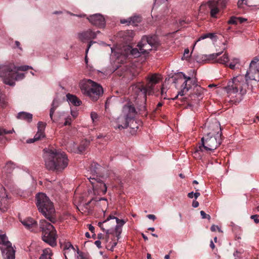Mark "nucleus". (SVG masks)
Returning <instances> with one entry per match:
<instances>
[{
  "instance_id": "nucleus-1",
  "label": "nucleus",
  "mask_w": 259,
  "mask_h": 259,
  "mask_svg": "<svg viewBox=\"0 0 259 259\" xmlns=\"http://www.w3.org/2000/svg\"><path fill=\"white\" fill-rule=\"evenodd\" d=\"M250 80L259 82V56L255 57L251 60L245 77L242 75L234 77L232 81L228 82L225 89L228 94H236L239 91L240 94L244 95Z\"/></svg>"
},
{
  "instance_id": "nucleus-2",
  "label": "nucleus",
  "mask_w": 259,
  "mask_h": 259,
  "mask_svg": "<svg viewBox=\"0 0 259 259\" xmlns=\"http://www.w3.org/2000/svg\"><path fill=\"white\" fill-rule=\"evenodd\" d=\"M43 157L45 166L49 170L60 172L68 165L66 154L56 149H44Z\"/></svg>"
},
{
  "instance_id": "nucleus-3",
  "label": "nucleus",
  "mask_w": 259,
  "mask_h": 259,
  "mask_svg": "<svg viewBox=\"0 0 259 259\" xmlns=\"http://www.w3.org/2000/svg\"><path fill=\"white\" fill-rule=\"evenodd\" d=\"M35 199L38 211L49 221L55 223L56 221L54 217L55 210L49 198L45 193H38L36 195Z\"/></svg>"
},
{
  "instance_id": "nucleus-4",
  "label": "nucleus",
  "mask_w": 259,
  "mask_h": 259,
  "mask_svg": "<svg viewBox=\"0 0 259 259\" xmlns=\"http://www.w3.org/2000/svg\"><path fill=\"white\" fill-rule=\"evenodd\" d=\"M0 77L5 84L11 86L15 85V81L24 78L23 73L17 72V67L12 63L0 66Z\"/></svg>"
},
{
  "instance_id": "nucleus-5",
  "label": "nucleus",
  "mask_w": 259,
  "mask_h": 259,
  "mask_svg": "<svg viewBox=\"0 0 259 259\" xmlns=\"http://www.w3.org/2000/svg\"><path fill=\"white\" fill-rule=\"evenodd\" d=\"M79 87L82 93L93 101H97L103 94L102 86L91 79L82 80Z\"/></svg>"
},
{
  "instance_id": "nucleus-6",
  "label": "nucleus",
  "mask_w": 259,
  "mask_h": 259,
  "mask_svg": "<svg viewBox=\"0 0 259 259\" xmlns=\"http://www.w3.org/2000/svg\"><path fill=\"white\" fill-rule=\"evenodd\" d=\"M40 228L42 231V240L52 247L57 245L56 231L54 227L46 220H40L39 222Z\"/></svg>"
},
{
  "instance_id": "nucleus-7",
  "label": "nucleus",
  "mask_w": 259,
  "mask_h": 259,
  "mask_svg": "<svg viewBox=\"0 0 259 259\" xmlns=\"http://www.w3.org/2000/svg\"><path fill=\"white\" fill-rule=\"evenodd\" d=\"M190 79V77H188L183 72H180L177 76L173 77V83L175 84L176 87H177L178 84H182L181 91L179 92L178 95L174 99L177 98L179 95L184 96L189 91L191 88V84L188 83Z\"/></svg>"
},
{
  "instance_id": "nucleus-8",
  "label": "nucleus",
  "mask_w": 259,
  "mask_h": 259,
  "mask_svg": "<svg viewBox=\"0 0 259 259\" xmlns=\"http://www.w3.org/2000/svg\"><path fill=\"white\" fill-rule=\"evenodd\" d=\"M0 249L4 259H15V251L5 234L0 235Z\"/></svg>"
},
{
  "instance_id": "nucleus-9",
  "label": "nucleus",
  "mask_w": 259,
  "mask_h": 259,
  "mask_svg": "<svg viewBox=\"0 0 259 259\" xmlns=\"http://www.w3.org/2000/svg\"><path fill=\"white\" fill-rule=\"evenodd\" d=\"M201 145L206 151H213L222 143V138L218 136H211V135L206 134L201 140Z\"/></svg>"
},
{
  "instance_id": "nucleus-10",
  "label": "nucleus",
  "mask_w": 259,
  "mask_h": 259,
  "mask_svg": "<svg viewBox=\"0 0 259 259\" xmlns=\"http://www.w3.org/2000/svg\"><path fill=\"white\" fill-rule=\"evenodd\" d=\"M59 106V102L58 100L56 99H54L50 110V117L53 122H57L60 124L62 119L64 118V117L65 116V113L64 112H58L56 114L54 115L55 110Z\"/></svg>"
},
{
  "instance_id": "nucleus-11",
  "label": "nucleus",
  "mask_w": 259,
  "mask_h": 259,
  "mask_svg": "<svg viewBox=\"0 0 259 259\" xmlns=\"http://www.w3.org/2000/svg\"><path fill=\"white\" fill-rule=\"evenodd\" d=\"M90 142L87 140L82 141L80 145L77 146L74 142H70L67 144V149L68 151L76 153H81L84 152L89 146Z\"/></svg>"
},
{
  "instance_id": "nucleus-12",
  "label": "nucleus",
  "mask_w": 259,
  "mask_h": 259,
  "mask_svg": "<svg viewBox=\"0 0 259 259\" xmlns=\"http://www.w3.org/2000/svg\"><path fill=\"white\" fill-rule=\"evenodd\" d=\"M136 114L135 108L131 105H125L123 107L122 115L130 121L133 123L136 121L134 120V117Z\"/></svg>"
},
{
  "instance_id": "nucleus-13",
  "label": "nucleus",
  "mask_w": 259,
  "mask_h": 259,
  "mask_svg": "<svg viewBox=\"0 0 259 259\" xmlns=\"http://www.w3.org/2000/svg\"><path fill=\"white\" fill-rule=\"evenodd\" d=\"M160 78L156 74H154L147 78V82L146 85H144L146 94L149 95L153 93L154 87L155 85L158 83Z\"/></svg>"
},
{
  "instance_id": "nucleus-14",
  "label": "nucleus",
  "mask_w": 259,
  "mask_h": 259,
  "mask_svg": "<svg viewBox=\"0 0 259 259\" xmlns=\"http://www.w3.org/2000/svg\"><path fill=\"white\" fill-rule=\"evenodd\" d=\"M90 22L93 25L101 28L105 25V20L103 15L100 14H95L87 18Z\"/></svg>"
},
{
  "instance_id": "nucleus-15",
  "label": "nucleus",
  "mask_w": 259,
  "mask_h": 259,
  "mask_svg": "<svg viewBox=\"0 0 259 259\" xmlns=\"http://www.w3.org/2000/svg\"><path fill=\"white\" fill-rule=\"evenodd\" d=\"M92 185L94 191L104 194L107 192V186L101 179H89Z\"/></svg>"
},
{
  "instance_id": "nucleus-16",
  "label": "nucleus",
  "mask_w": 259,
  "mask_h": 259,
  "mask_svg": "<svg viewBox=\"0 0 259 259\" xmlns=\"http://www.w3.org/2000/svg\"><path fill=\"white\" fill-rule=\"evenodd\" d=\"M209 132L206 134L211 135V136L222 138V133L220 124L219 121L215 120L208 126Z\"/></svg>"
},
{
  "instance_id": "nucleus-17",
  "label": "nucleus",
  "mask_w": 259,
  "mask_h": 259,
  "mask_svg": "<svg viewBox=\"0 0 259 259\" xmlns=\"http://www.w3.org/2000/svg\"><path fill=\"white\" fill-rule=\"evenodd\" d=\"M8 201L5 188L0 185V210L4 212L8 210Z\"/></svg>"
},
{
  "instance_id": "nucleus-18",
  "label": "nucleus",
  "mask_w": 259,
  "mask_h": 259,
  "mask_svg": "<svg viewBox=\"0 0 259 259\" xmlns=\"http://www.w3.org/2000/svg\"><path fill=\"white\" fill-rule=\"evenodd\" d=\"M137 46L140 49L142 54H147L151 50L154 49L152 46L148 43L146 37H142Z\"/></svg>"
},
{
  "instance_id": "nucleus-19",
  "label": "nucleus",
  "mask_w": 259,
  "mask_h": 259,
  "mask_svg": "<svg viewBox=\"0 0 259 259\" xmlns=\"http://www.w3.org/2000/svg\"><path fill=\"white\" fill-rule=\"evenodd\" d=\"M130 122L128 119L120 115L116 119L115 121L116 125L114 127L119 130L126 128L129 126Z\"/></svg>"
},
{
  "instance_id": "nucleus-20",
  "label": "nucleus",
  "mask_w": 259,
  "mask_h": 259,
  "mask_svg": "<svg viewBox=\"0 0 259 259\" xmlns=\"http://www.w3.org/2000/svg\"><path fill=\"white\" fill-rule=\"evenodd\" d=\"M46 124L43 122L39 121L37 123L38 131L36 134L34 136V140L36 141L41 140L45 137L44 133Z\"/></svg>"
},
{
  "instance_id": "nucleus-21",
  "label": "nucleus",
  "mask_w": 259,
  "mask_h": 259,
  "mask_svg": "<svg viewBox=\"0 0 259 259\" xmlns=\"http://www.w3.org/2000/svg\"><path fill=\"white\" fill-rule=\"evenodd\" d=\"M21 222L26 229L31 231H34L37 227L36 222L31 218H27L21 220Z\"/></svg>"
},
{
  "instance_id": "nucleus-22",
  "label": "nucleus",
  "mask_w": 259,
  "mask_h": 259,
  "mask_svg": "<svg viewBox=\"0 0 259 259\" xmlns=\"http://www.w3.org/2000/svg\"><path fill=\"white\" fill-rule=\"evenodd\" d=\"M78 36L81 41H85V40L95 38L96 37V33L91 29H89L86 31L79 33Z\"/></svg>"
},
{
  "instance_id": "nucleus-23",
  "label": "nucleus",
  "mask_w": 259,
  "mask_h": 259,
  "mask_svg": "<svg viewBox=\"0 0 259 259\" xmlns=\"http://www.w3.org/2000/svg\"><path fill=\"white\" fill-rule=\"evenodd\" d=\"M90 169L92 176L101 177L100 174L104 168L97 163L93 162L91 164Z\"/></svg>"
},
{
  "instance_id": "nucleus-24",
  "label": "nucleus",
  "mask_w": 259,
  "mask_h": 259,
  "mask_svg": "<svg viewBox=\"0 0 259 259\" xmlns=\"http://www.w3.org/2000/svg\"><path fill=\"white\" fill-rule=\"evenodd\" d=\"M133 91L138 95V96L142 95L144 98L146 97L144 85L142 83H138L136 85L132 87Z\"/></svg>"
},
{
  "instance_id": "nucleus-25",
  "label": "nucleus",
  "mask_w": 259,
  "mask_h": 259,
  "mask_svg": "<svg viewBox=\"0 0 259 259\" xmlns=\"http://www.w3.org/2000/svg\"><path fill=\"white\" fill-rule=\"evenodd\" d=\"M203 89L200 86H196L194 89L193 94L196 96V99H194V103H198L203 98Z\"/></svg>"
},
{
  "instance_id": "nucleus-26",
  "label": "nucleus",
  "mask_w": 259,
  "mask_h": 259,
  "mask_svg": "<svg viewBox=\"0 0 259 259\" xmlns=\"http://www.w3.org/2000/svg\"><path fill=\"white\" fill-rule=\"evenodd\" d=\"M146 37L148 43L152 46L154 49H156L159 45L160 42L157 36L153 35L152 36H144Z\"/></svg>"
},
{
  "instance_id": "nucleus-27",
  "label": "nucleus",
  "mask_w": 259,
  "mask_h": 259,
  "mask_svg": "<svg viewBox=\"0 0 259 259\" xmlns=\"http://www.w3.org/2000/svg\"><path fill=\"white\" fill-rule=\"evenodd\" d=\"M206 151L203 147L201 145L196 147L195 151L193 152V156L196 159H201L204 155V152Z\"/></svg>"
},
{
  "instance_id": "nucleus-28",
  "label": "nucleus",
  "mask_w": 259,
  "mask_h": 259,
  "mask_svg": "<svg viewBox=\"0 0 259 259\" xmlns=\"http://www.w3.org/2000/svg\"><path fill=\"white\" fill-rule=\"evenodd\" d=\"M66 97L68 102L71 103L74 106H79L81 103V101L74 95L68 94L66 95Z\"/></svg>"
},
{
  "instance_id": "nucleus-29",
  "label": "nucleus",
  "mask_w": 259,
  "mask_h": 259,
  "mask_svg": "<svg viewBox=\"0 0 259 259\" xmlns=\"http://www.w3.org/2000/svg\"><path fill=\"white\" fill-rule=\"evenodd\" d=\"M17 117L18 119L25 120L30 122L32 121V114L25 112H20L18 114Z\"/></svg>"
},
{
  "instance_id": "nucleus-30",
  "label": "nucleus",
  "mask_w": 259,
  "mask_h": 259,
  "mask_svg": "<svg viewBox=\"0 0 259 259\" xmlns=\"http://www.w3.org/2000/svg\"><path fill=\"white\" fill-rule=\"evenodd\" d=\"M15 168V164L12 161L8 162L5 167H4V170L5 172L8 174H11Z\"/></svg>"
},
{
  "instance_id": "nucleus-31",
  "label": "nucleus",
  "mask_w": 259,
  "mask_h": 259,
  "mask_svg": "<svg viewBox=\"0 0 259 259\" xmlns=\"http://www.w3.org/2000/svg\"><path fill=\"white\" fill-rule=\"evenodd\" d=\"M240 60L239 58H234L231 60V63L229 65V67L232 69H235L238 67L237 65H239Z\"/></svg>"
},
{
  "instance_id": "nucleus-32",
  "label": "nucleus",
  "mask_w": 259,
  "mask_h": 259,
  "mask_svg": "<svg viewBox=\"0 0 259 259\" xmlns=\"http://www.w3.org/2000/svg\"><path fill=\"white\" fill-rule=\"evenodd\" d=\"M229 56L227 54H225L223 56L220 57L218 60V62L221 64H223L225 65L226 66H228V62L229 61Z\"/></svg>"
},
{
  "instance_id": "nucleus-33",
  "label": "nucleus",
  "mask_w": 259,
  "mask_h": 259,
  "mask_svg": "<svg viewBox=\"0 0 259 259\" xmlns=\"http://www.w3.org/2000/svg\"><path fill=\"white\" fill-rule=\"evenodd\" d=\"M101 200H104L105 201H107V199L105 198H92L89 201H88L87 203L85 204V207L86 208H88V206L90 204H95L94 202H98L99 201H100Z\"/></svg>"
},
{
  "instance_id": "nucleus-34",
  "label": "nucleus",
  "mask_w": 259,
  "mask_h": 259,
  "mask_svg": "<svg viewBox=\"0 0 259 259\" xmlns=\"http://www.w3.org/2000/svg\"><path fill=\"white\" fill-rule=\"evenodd\" d=\"M130 21H131V25H136L137 23H139L141 21L140 17L138 16H135L130 18Z\"/></svg>"
},
{
  "instance_id": "nucleus-35",
  "label": "nucleus",
  "mask_w": 259,
  "mask_h": 259,
  "mask_svg": "<svg viewBox=\"0 0 259 259\" xmlns=\"http://www.w3.org/2000/svg\"><path fill=\"white\" fill-rule=\"evenodd\" d=\"M214 36V34L211 33H208L206 34H203L201 35L199 38L197 39L196 42H195V44L197 43V42L200 41L202 39L207 38H210L212 39Z\"/></svg>"
},
{
  "instance_id": "nucleus-36",
  "label": "nucleus",
  "mask_w": 259,
  "mask_h": 259,
  "mask_svg": "<svg viewBox=\"0 0 259 259\" xmlns=\"http://www.w3.org/2000/svg\"><path fill=\"white\" fill-rule=\"evenodd\" d=\"M141 54L139 48H133L131 50V54L135 58L139 57Z\"/></svg>"
},
{
  "instance_id": "nucleus-37",
  "label": "nucleus",
  "mask_w": 259,
  "mask_h": 259,
  "mask_svg": "<svg viewBox=\"0 0 259 259\" xmlns=\"http://www.w3.org/2000/svg\"><path fill=\"white\" fill-rule=\"evenodd\" d=\"M111 219H115L117 224H119V222H121V226H123L125 224V222L123 220H120L118 218H116V217H115L114 216H112L111 215H109L107 218V219L106 220H105V222H107L108 221H109Z\"/></svg>"
},
{
  "instance_id": "nucleus-38",
  "label": "nucleus",
  "mask_w": 259,
  "mask_h": 259,
  "mask_svg": "<svg viewBox=\"0 0 259 259\" xmlns=\"http://www.w3.org/2000/svg\"><path fill=\"white\" fill-rule=\"evenodd\" d=\"M64 119H65V122L63 123V125H70L72 122V118L70 116L67 115L65 114V116L64 117Z\"/></svg>"
},
{
  "instance_id": "nucleus-39",
  "label": "nucleus",
  "mask_w": 259,
  "mask_h": 259,
  "mask_svg": "<svg viewBox=\"0 0 259 259\" xmlns=\"http://www.w3.org/2000/svg\"><path fill=\"white\" fill-rule=\"evenodd\" d=\"M194 99H196V96L193 93L191 94L189 96V101H191L190 103L188 104V106L191 107L193 106L194 104H197V103H194Z\"/></svg>"
},
{
  "instance_id": "nucleus-40",
  "label": "nucleus",
  "mask_w": 259,
  "mask_h": 259,
  "mask_svg": "<svg viewBox=\"0 0 259 259\" xmlns=\"http://www.w3.org/2000/svg\"><path fill=\"white\" fill-rule=\"evenodd\" d=\"M167 0H155L153 5V8L159 6L161 4L166 5Z\"/></svg>"
},
{
  "instance_id": "nucleus-41",
  "label": "nucleus",
  "mask_w": 259,
  "mask_h": 259,
  "mask_svg": "<svg viewBox=\"0 0 259 259\" xmlns=\"http://www.w3.org/2000/svg\"><path fill=\"white\" fill-rule=\"evenodd\" d=\"M64 250L65 251L64 254H65L66 253V251L68 250H69L70 249H72L73 250L74 249L73 245L71 244L70 242H67L65 243L64 245Z\"/></svg>"
},
{
  "instance_id": "nucleus-42",
  "label": "nucleus",
  "mask_w": 259,
  "mask_h": 259,
  "mask_svg": "<svg viewBox=\"0 0 259 259\" xmlns=\"http://www.w3.org/2000/svg\"><path fill=\"white\" fill-rule=\"evenodd\" d=\"M42 254L48 256V259H51V256L52 254L51 250L50 248H46L43 250Z\"/></svg>"
},
{
  "instance_id": "nucleus-43",
  "label": "nucleus",
  "mask_w": 259,
  "mask_h": 259,
  "mask_svg": "<svg viewBox=\"0 0 259 259\" xmlns=\"http://www.w3.org/2000/svg\"><path fill=\"white\" fill-rule=\"evenodd\" d=\"M29 69H32V67L31 66H28V65H23L19 67H17V72L18 70L21 71H26Z\"/></svg>"
},
{
  "instance_id": "nucleus-44",
  "label": "nucleus",
  "mask_w": 259,
  "mask_h": 259,
  "mask_svg": "<svg viewBox=\"0 0 259 259\" xmlns=\"http://www.w3.org/2000/svg\"><path fill=\"white\" fill-rule=\"evenodd\" d=\"M13 132H14V130L7 131L5 129L0 128V136H3V135H6V134H11Z\"/></svg>"
},
{
  "instance_id": "nucleus-45",
  "label": "nucleus",
  "mask_w": 259,
  "mask_h": 259,
  "mask_svg": "<svg viewBox=\"0 0 259 259\" xmlns=\"http://www.w3.org/2000/svg\"><path fill=\"white\" fill-rule=\"evenodd\" d=\"M219 12V9L218 8L215 7L212 8L210 11V15L212 17H215V15Z\"/></svg>"
},
{
  "instance_id": "nucleus-46",
  "label": "nucleus",
  "mask_w": 259,
  "mask_h": 259,
  "mask_svg": "<svg viewBox=\"0 0 259 259\" xmlns=\"http://www.w3.org/2000/svg\"><path fill=\"white\" fill-rule=\"evenodd\" d=\"M237 19H238V18H236V17L234 16H232L228 21V23L229 24H236Z\"/></svg>"
},
{
  "instance_id": "nucleus-47",
  "label": "nucleus",
  "mask_w": 259,
  "mask_h": 259,
  "mask_svg": "<svg viewBox=\"0 0 259 259\" xmlns=\"http://www.w3.org/2000/svg\"><path fill=\"white\" fill-rule=\"evenodd\" d=\"M200 215L201 216V218L203 219H207L208 220L210 219V216L208 214H207L204 211L201 210L200 211Z\"/></svg>"
},
{
  "instance_id": "nucleus-48",
  "label": "nucleus",
  "mask_w": 259,
  "mask_h": 259,
  "mask_svg": "<svg viewBox=\"0 0 259 259\" xmlns=\"http://www.w3.org/2000/svg\"><path fill=\"white\" fill-rule=\"evenodd\" d=\"M196 82H197V79L195 78H193V79L191 78L190 80L189 81V83H190L191 84V87L192 85L194 86V88L196 86H198L197 84H196Z\"/></svg>"
},
{
  "instance_id": "nucleus-49",
  "label": "nucleus",
  "mask_w": 259,
  "mask_h": 259,
  "mask_svg": "<svg viewBox=\"0 0 259 259\" xmlns=\"http://www.w3.org/2000/svg\"><path fill=\"white\" fill-rule=\"evenodd\" d=\"M166 89L162 86V88H161V94L162 97L164 99H165L166 98Z\"/></svg>"
},
{
  "instance_id": "nucleus-50",
  "label": "nucleus",
  "mask_w": 259,
  "mask_h": 259,
  "mask_svg": "<svg viewBox=\"0 0 259 259\" xmlns=\"http://www.w3.org/2000/svg\"><path fill=\"white\" fill-rule=\"evenodd\" d=\"M91 117L93 122H94L98 117V114L95 112H92L91 113Z\"/></svg>"
},
{
  "instance_id": "nucleus-51",
  "label": "nucleus",
  "mask_w": 259,
  "mask_h": 259,
  "mask_svg": "<svg viewBox=\"0 0 259 259\" xmlns=\"http://www.w3.org/2000/svg\"><path fill=\"white\" fill-rule=\"evenodd\" d=\"M258 218V215H257V214H255V215H252L250 217V218L252 220H253L254 222L256 223V224H258L259 223V219Z\"/></svg>"
},
{
  "instance_id": "nucleus-52",
  "label": "nucleus",
  "mask_w": 259,
  "mask_h": 259,
  "mask_svg": "<svg viewBox=\"0 0 259 259\" xmlns=\"http://www.w3.org/2000/svg\"><path fill=\"white\" fill-rule=\"evenodd\" d=\"M217 230H218L219 231L221 232V229L218 226H216V225H213L211 226L210 227V230L212 231V232H214L215 231Z\"/></svg>"
},
{
  "instance_id": "nucleus-53",
  "label": "nucleus",
  "mask_w": 259,
  "mask_h": 259,
  "mask_svg": "<svg viewBox=\"0 0 259 259\" xmlns=\"http://www.w3.org/2000/svg\"><path fill=\"white\" fill-rule=\"evenodd\" d=\"M221 54V53L212 54L209 56V59H214L219 56Z\"/></svg>"
},
{
  "instance_id": "nucleus-54",
  "label": "nucleus",
  "mask_w": 259,
  "mask_h": 259,
  "mask_svg": "<svg viewBox=\"0 0 259 259\" xmlns=\"http://www.w3.org/2000/svg\"><path fill=\"white\" fill-rule=\"evenodd\" d=\"M131 21H130V18L127 19H121L120 20V23L121 24H127V25H131Z\"/></svg>"
},
{
  "instance_id": "nucleus-55",
  "label": "nucleus",
  "mask_w": 259,
  "mask_h": 259,
  "mask_svg": "<svg viewBox=\"0 0 259 259\" xmlns=\"http://www.w3.org/2000/svg\"><path fill=\"white\" fill-rule=\"evenodd\" d=\"M96 43V41H91L89 44H88V48L85 51V53H86V54H87V53H88V51H89V49L90 48V47H91V46L93 44H95Z\"/></svg>"
},
{
  "instance_id": "nucleus-56",
  "label": "nucleus",
  "mask_w": 259,
  "mask_h": 259,
  "mask_svg": "<svg viewBox=\"0 0 259 259\" xmlns=\"http://www.w3.org/2000/svg\"><path fill=\"white\" fill-rule=\"evenodd\" d=\"M95 244L97 246L98 248H101V242L99 240H96L95 242Z\"/></svg>"
},
{
  "instance_id": "nucleus-57",
  "label": "nucleus",
  "mask_w": 259,
  "mask_h": 259,
  "mask_svg": "<svg viewBox=\"0 0 259 259\" xmlns=\"http://www.w3.org/2000/svg\"><path fill=\"white\" fill-rule=\"evenodd\" d=\"M244 1H246V0H239L237 3V6L238 8H241L242 5L244 3Z\"/></svg>"
},
{
  "instance_id": "nucleus-58",
  "label": "nucleus",
  "mask_w": 259,
  "mask_h": 259,
  "mask_svg": "<svg viewBox=\"0 0 259 259\" xmlns=\"http://www.w3.org/2000/svg\"><path fill=\"white\" fill-rule=\"evenodd\" d=\"M199 206V202L196 200H193L192 202V206L194 208H196Z\"/></svg>"
},
{
  "instance_id": "nucleus-59",
  "label": "nucleus",
  "mask_w": 259,
  "mask_h": 259,
  "mask_svg": "<svg viewBox=\"0 0 259 259\" xmlns=\"http://www.w3.org/2000/svg\"><path fill=\"white\" fill-rule=\"evenodd\" d=\"M88 228L89 229V230L93 233L94 232V230H95V228L93 226H92V225L90 224V225H88Z\"/></svg>"
},
{
  "instance_id": "nucleus-60",
  "label": "nucleus",
  "mask_w": 259,
  "mask_h": 259,
  "mask_svg": "<svg viewBox=\"0 0 259 259\" xmlns=\"http://www.w3.org/2000/svg\"><path fill=\"white\" fill-rule=\"evenodd\" d=\"M147 218L153 220H154L156 219V217L154 214H148L147 215Z\"/></svg>"
},
{
  "instance_id": "nucleus-61",
  "label": "nucleus",
  "mask_w": 259,
  "mask_h": 259,
  "mask_svg": "<svg viewBox=\"0 0 259 259\" xmlns=\"http://www.w3.org/2000/svg\"><path fill=\"white\" fill-rule=\"evenodd\" d=\"M16 47L19 48L20 50H22V48L20 47V43L19 41L16 40L15 42Z\"/></svg>"
},
{
  "instance_id": "nucleus-62",
  "label": "nucleus",
  "mask_w": 259,
  "mask_h": 259,
  "mask_svg": "<svg viewBox=\"0 0 259 259\" xmlns=\"http://www.w3.org/2000/svg\"><path fill=\"white\" fill-rule=\"evenodd\" d=\"M194 193L193 192H191L188 194V197L190 198H193L194 197Z\"/></svg>"
},
{
  "instance_id": "nucleus-63",
  "label": "nucleus",
  "mask_w": 259,
  "mask_h": 259,
  "mask_svg": "<svg viewBox=\"0 0 259 259\" xmlns=\"http://www.w3.org/2000/svg\"><path fill=\"white\" fill-rule=\"evenodd\" d=\"M71 115H72V116L74 118H76V117L77 116L78 113H77L76 112H73V111H71Z\"/></svg>"
},
{
  "instance_id": "nucleus-64",
  "label": "nucleus",
  "mask_w": 259,
  "mask_h": 259,
  "mask_svg": "<svg viewBox=\"0 0 259 259\" xmlns=\"http://www.w3.org/2000/svg\"><path fill=\"white\" fill-rule=\"evenodd\" d=\"M48 257L46 255L42 254L39 259H48Z\"/></svg>"
}]
</instances>
